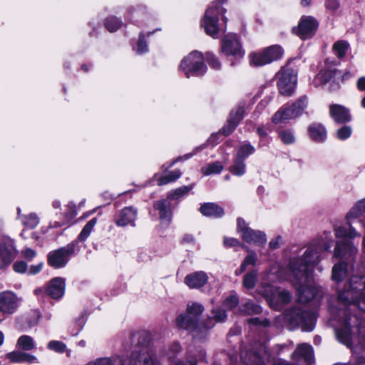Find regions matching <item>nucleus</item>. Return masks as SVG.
<instances>
[{
  "mask_svg": "<svg viewBox=\"0 0 365 365\" xmlns=\"http://www.w3.org/2000/svg\"><path fill=\"white\" fill-rule=\"evenodd\" d=\"M259 292L264 295L270 307L275 310H279L291 300L289 292L279 288H274L269 285L262 287Z\"/></svg>",
  "mask_w": 365,
  "mask_h": 365,
  "instance_id": "obj_6",
  "label": "nucleus"
},
{
  "mask_svg": "<svg viewBox=\"0 0 365 365\" xmlns=\"http://www.w3.org/2000/svg\"><path fill=\"white\" fill-rule=\"evenodd\" d=\"M351 132L349 126H344L336 131V136L340 140H345L351 136Z\"/></svg>",
  "mask_w": 365,
  "mask_h": 365,
  "instance_id": "obj_51",
  "label": "nucleus"
},
{
  "mask_svg": "<svg viewBox=\"0 0 365 365\" xmlns=\"http://www.w3.org/2000/svg\"><path fill=\"white\" fill-rule=\"evenodd\" d=\"M48 348L56 352L62 353L66 351V344L59 341H51L48 344Z\"/></svg>",
  "mask_w": 365,
  "mask_h": 365,
  "instance_id": "obj_49",
  "label": "nucleus"
},
{
  "mask_svg": "<svg viewBox=\"0 0 365 365\" xmlns=\"http://www.w3.org/2000/svg\"><path fill=\"white\" fill-rule=\"evenodd\" d=\"M6 358L14 363H21L24 361L30 363L37 362V358L35 356L17 351L7 354Z\"/></svg>",
  "mask_w": 365,
  "mask_h": 365,
  "instance_id": "obj_27",
  "label": "nucleus"
},
{
  "mask_svg": "<svg viewBox=\"0 0 365 365\" xmlns=\"http://www.w3.org/2000/svg\"><path fill=\"white\" fill-rule=\"evenodd\" d=\"M329 114L337 123H346L351 120L349 110L339 104H332L329 106Z\"/></svg>",
  "mask_w": 365,
  "mask_h": 365,
  "instance_id": "obj_17",
  "label": "nucleus"
},
{
  "mask_svg": "<svg viewBox=\"0 0 365 365\" xmlns=\"http://www.w3.org/2000/svg\"><path fill=\"white\" fill-rule=\"evenodd\" d=\"M339 299L344 304H356L365 311V277H352L345 290L339 292Z\"/></svg>",
  "mask_w": 365,
  "mask_h": 365,
  "instance_id": "obj_3",
  "label": "nucleus"
},
{
  "mask_svg": "<svg viewBox=\"0 0 365 365\" xmlns=\"http://www.w3.org/2000/svg\"><path fill=\"white\" fill-rule=\"evenodd\" d=\"M181 175L182 173L179 170H175L168 175L160 176L157 180L158 185H164L174 182L178 180L181 176Z\"/></svg>",
  "mask_w": 365,
  "mask_h": 365,
  "instance_id": "obj_30",
  "label": "nucleus"
},
{
  "mask_svg": "<svg viewBox=\"0 0 365 365\" xmlns=\"http://www.w3.org/2000/svg\"><path fill=\"white\" fill-rule=\"evenodd\" d=\"M231 171L236 175H243L245 171V165L243 163V159H238V158H236Z\"/></svg>",
  "mask_w": 365,
  "mask_h": 365,
  "instance_id": "obj_46",
  "label": "nucleus"
},
{
  "mask_svg": "<svg viewBox=\"0 0 365 365\" xmlns=\"http://www.w3.org/2000/svg\"><path fill=\"white\" fill-rule=\"evenodd\" d=\"M316 314L314 312L304 311L298 315V328L303 331H312L315 327Z\"/></svg>",
  "mask_w": 365,
  "mask_h": 365,
  "instance_id": "obj_16",
  "label": "nucleus"
},
{
  "mask_svg": "<svg viewBox=\"0 0 365 365\" xmlns=\"http://www.w3.org/2000/svg\"><path fill=\"white\" fill-rule=\"evenodd\" d=\"M222 51L226 55L242 57L244 54L241 44L236 35L231 34L224 38L222 43Z\"/></svg>",
  "mask_w": 365,
  "mask_h": 365,
  "instance_id": "obj_12",
  "label": "nucleus"
},
{
  "mask_svg": "<svg viewBox=\"0 0 365 365\" xmlns=\"http://www.w3.org/2000/svg\"><path fill=\"white\" fill-rule=\"evenodd\" d=\"M15 248L14 241L7 237L0 242V259L6 264H9L14 257Z\"/></svg>",
  "mask_w": 365,
  "mask_h": 365,
  "instance_id": "obj_15",
  "label": "nucleus"
},
{
  "mask_svg": "<svg viewBox=\"0 0 365 365\" xmlns=\"http://www.w3.org/2000/svg\"><path fill=\"white\" fill-rule=\"evenodd\" d=\"M137 361L139 364H141V362H143L144 365H150V364L152 363V359L150 355L146 352H143L142 354L134 352L131 355L130 365H135Z\"/></svg>",
  "mask_w": 365,
  "mask_h": 365,
  "instance_id": "obj_31",
  "label": "nucleus"
},
{
  "mask_svg": "<svg viewBox=\"0 0 365 365\" xmlns=\"http://www.w3.org/2000/svg\"><path fill=\"white\" fill-rule=\"evenodd\" d=\"M244 115V109L242 108H239L236 110L235 112H232L230 115V118L233 117V121L237 122V123L242 120Z\"/></svg>",
  "mask_w": 365,
  "mask_h": 365,
  "instance_id": "obj_59",
  "label": "nucleus"
},
{
  "mask_svg": "<svg viewBox=\"0 0 365 365\" xmlns=\"http://www.w3.org/2000/svg\"><path fill=\"white\" fill-rule=\"evenodd\" d=\"M96 365H113L112 361L108 358L98 359L95 361Z\"/></svg>",
  "mask_w": 365,
  "mask_h": 365,
  "instance_id": "obj_64",
  "label": "nucleus"
},
{
  "mask_svg": "<svg viewBox=\"0 0 365 365\" xmlns=\"http://www.w3.org/2000/svg\"><path fill=\"white\" fill-rule=\"evenodd\" d=\"M59 214L63 215L66 220H71L76 215V205L69 202L63 206L62 212H60Z\"/></svg>",
  "mask_w": 365,
  "mask_h": 365,
  "instance_id": "obj_33",
  "label": "nucleus"
},
{
  "mask_svg": "<svg viewBox=\"0 0 365 365\" xmlns=\"http://www.w3.org/2000/svg\"><path fill=\"white\" fill-rule=\"evenodd\" d=\"M340 4L338 0H327L325 7L331 12H335L339 9Z\"/></svg>",
  "mask_w": 365,
  "mask_h": 365,
  "instance_id": "obj_53",
  "label": "nucleus"
},
{
  "mask_svg": "<svg viewBox=\"0 0 365 365\" xmlns=\"http://www.w3.org/2000/svg\"><path fill=\"white\" fill-rule=\"evenodd\" d=\"M257 272L253 270L245 274L243 279V286L247 289H252L256 284Z\"/></svg>",
  "mask_w": 365,
  "mask_h": 365,
  "instance_id": "obj_38",
  "label": "nucleus"
},
{
  "mask_svg": "<svg viewBox=\"0 0 365 365\" xmlns=\"http://www.w3.org/2000/svg\"><path fill=\"white\" fill-rule=\"evenodd\" d=\"M310 138L317 143H324L327 138L326 128L321 123H314L308 128Z\"/></svg>",
  "mask_w": 365,
  "mask_h": 365,
  "instance_id": "obj_22",
  "label": "nucleus"
},
{
  "mask_svg": "<svg viewBox=\"0 0 365 365\" xmlns=\"http://www.w3.org/2000/svg\"><path fill=\"white\" fill-rule=\"evenodd\" d=\"M154 207L159 211L161 223L167 226L171 220V211L169 202L165 200H160L155 203Z\"/></svg>",
  "mask_w": 365,
  "mask_h": 365,
  "instance_id": "obj_23",
  "label": "nucleus"
},
{
  "mask_svg": "<svg viewBox=\"0 0 365 365\" xmlns=\"http://www.w3.org/2000/svg\"><path fill=\"white\" fill-rule=\"evenodd\" d=\"M224 244L225 246H227V247H235V246L241 245V243L239 242L238 240H237L235 238H232V237H231V238L225 237L224 239Z\"/></svg>",
  "mask_w": 365,
  "mask_h": 365,
  "instance_id": "obj_63",
  "label": "nucleus"
},
{
  "mask_svg": "<svg viewBox=\"0 0 365 365\" xmlns=\"http://www.w3.org/2000/svg\"><path fill=\"white\" fill-rule=\"evenodd\" d=\"M296 115L297 107L294 103H292L290 106L282 107L277 111L274 114L272 120L274 124L282 123L295 118Z\"/></svg>",
  "mask_w": 365,
  "mask_h": 365,
  "instance_id": "obj_14",
  "label": "nucleus"
},
{
  "mask_svg": "<svg viewBox=\"0 0 365 365\" xmlns=\"http://www.w3.org/2000/svg\"><path fill=\"white\" fill-rule=\"evenodd\" d=\"M105 25L110 32H114L121 26V22L115 17H110L106 19Z\"/></svg>",
  "mask_w": 365,
  "mask_h": 365,
  "instance_id": "obj_43",
  "label": "nucleus"
},
{
  "mask_svg": "<svg viewBox=\"0 0 365 365\" xmlns=\"http://www.w3.org/2000/svg\"><path fill=\"white\" fill-rule=\"evenodd\" d=\"M335 69L322 70L316 76V81L326 83L329 82L336 74Z\"/></svg>",
  "mask_w": 365,
  "mask_h": 365,
  "instance_id": "obj_35",
  "label": "nucleus"
},
{
  "mask_svg": "<svg viewBox=\"0 0 365 365\" xmlns=\"http://www.w3.org/2000/svg\"><path fill=\"white\" fill-rule=\"evenodd\" d=\"M21 220L25 226L31 229L36 227L39 222L38 217L34 213L24 216Z\"/></svg>",
  "mask_w": 365,
  "mask_h": 365,
  "instance_id": "obj_39",
  "label": "nucleus"
},
{
  "mask_svg": "<svg viewBox=\"0 0 365 365\" xmlns=\"http://www.w3.org/2000/svg\"><path fill=\"white\" fill-rule=\"evenodd\" d=\"M200 212L207 217H220L224 215V211L222 207L214 203H205L200 207Z\"/></svg>",
  "mask_w": 365,
  "mask_h": 365,
  "instance_id": "obj_25",
  "label": "nucleus"
},
{
  "mask_svg": "<svg viewBox=\"0 0 365 365\" xmlns=\"http://www.w3.org/2000/svg\"><path fill=\"white\" fill-rule=\"evenodd\" d=\"M284 50L279 45H272L249 55L250 63L253 66H262L282 58Z\"/></svg>",
  "mask_w": 365,
  "mask_h": 365,
  "instance_id": "obj_4",
  "label": "nucleus"
},
{
  "mask_svg": "<svg viewBox=\"0 0 365 365\" xmlns=\"http://www.w3.org/2000/svg\"><path fill=\"white\" fill-rule=\"evenodd\" d=\"M247 251H248V255H247V257L245 258L244 261L241 264L240 269L236 270V272H235L236 274H240L242 272H244L245 271L247 265H255L256 264V262L257 260V257L256 253L250 250H247Z\"/></svg>",
  "mask_w": 365,
  "mask_h": 365,
  "instance_id": "obj_29",
  "label": "nucleus"
},
{
  "mask_svg": "<svg viewBox=\"0 0 365 365\" xmlns=\"http://www.w3.org/2000/svg\"><path fill=\"white\" fill-rule=\"evenodd\" d=\"M357 247L351 242H337L334 255L336 257L349 258L357 253Z\"/></svg>",
  "mask_w": 365,
  "mask_h": 365,
  "instance_id": "obj_18",
  "label": "nucleus"
},
{
  "mask_svg": "<svg viewBox=\"0 0 365 365\" xmlns=\"http://www.w3.org/2000/svg\"><path fill=\"white\" fill-rule=\"evenodd\" d=\"M232 118L233 117L229 119L227 124L222 130L225 135H230L237 125V122H234Z\"/></svg>",
  "mask_w": 365,
  "mask_h": 365,
  "instance_id": "obj_52",
  "label": "nucleus"
},
{
  "mask_svg": "<svg viewBox=\"0 0 365 365\" xmlns=\"http://www.w3.org/2000/svg\"><path fill=\"white\" fill-rule=\"evenodd\" d=\"M97 222V220L96 218H93L91 220L83 227L82 231L81 232L79 235V239L81 240H86L89 235L91 234L93 228L95 227L96 224Z\"/></svg>",
  "mask_w": 365,
  "mask_h": 365,
  "instance_id": "obj_40",
  "label": "nucleus"
},
{
  "mask_svg": "<svg viewBox=\"0 0 365 365\" xmlns=\"http://www.w3.org/2000/svg\"><path fill=\"white\" fill-rule=\"evenodd\" d=\"M336 337L339 341L346 345L350 346L351 344V332L349 327H346L344 329H339L336 332Z\"/></svg>",
  "mask_w": 365,
  "mask_h": 365,
  "instance_id": "obj_37",
  "label": "nucleus"
},
{
  "mask_svg": "<svg viewBox=\"0 0 365 365\" xmlns=\"http://www.w3.org/2000/svg\"><path fill=\"white\" fill-rule=\"evenodd\" d=\"M136 210L131 207L123 209L120 213L119 220L116 221L118 226H125L133 225L136 218Z\"/></svg>",
  "mask_w": 365,
  "mask_h": 365,
  "instance_id": "obj_26",
  "label": "nucleus"
},
{
  "mask_svg": "<svg viewBox=\"0 0 365 365\" xmlns=\"http://www.w3.org/2000/svg\"><path fill=\"white\" fill-rule=\"evenodd\" d=\"M220 13V6L218 3L210 6L205 12L204 19L202 21V26L204 28L207 34L215 36L219 32L218 27V14Z\"/></svg>",
  "mask_w": 365,
  "mask_h": 365,
  "instance_id": "obj_9",
  "label": "nucleus"
},
{
  "mask_svg": "<svg viewBox=\"0 0 365 365\" xmlns=\"http://www.w3.org/2000/svg\"><path fill=\"white\" fill-rule=\"evenodd\" d=\"M65 292V282L61 277L53 279L46 289L47 294L53 299L61 298Z\"/></svg>",
  "mask_w": 365,
  "mask_h": 365,
  "instance_id": "obj_21",
  "label": "nucleus"
},
{
  "mask_svg": "<svg viewBox=\"0 0 365 365\" xmlns=\"http://www.w3.org/2000/svg\"><path fill=\"white\" fill-rule=\"evenodd\" d=\"M365 213V197L358 200L346 215L347 220H355Z\"/></svg>",
  "mask_w": 365,
  "mask_h": 365,
  "instance_id": "obj_24",
  "label": "nucleus"
},
{
  "mask_svg": "<svg viewBox=\"0 0 365 365\" xmlns=\"http://www.w3.org/2000/svg\"><path fill=\"white\" fill-rule=\"evenodd\" d=\"M238 302H239V300L236 296H230L225 300L224 305L227 309H231L235 307L237 305Z\"/></svg>",
  "mask_w": 365,
  "mask_h": 365,
  "instance_id": "obj_54",
  "label": "nucleus"
},
{
  "mask_svg": "<svg viewBox=\"0 0 365 365\" xmlns=\"http://www.w3.org/2000/svg\"><path fill=\"white\" fill-rule=\"evenodd\" d=\"M360 236L361 234L351 224H349L347 239H354Z\"/></svg>",
  "mask_w": 365,
  "mask_h": 365,
  "instance_id": "obj_61",
  "label": "nucleus"
},
{
  "mask_svg": "<svg viewBox=\"0 0 365 365\" xmlns=\"http://www.w3.org/2000/svg\"><path fill=\"white\" fill-rule=\"evenodd\" d=\"M180 68L187 78H190L191 76L202 75L206 71L202 54L195 51L182 58Z\"/></svg>",
  "mask_w": 365,
  "mask_h": 365,
  "instance_id": "obj_5",
  "label": "nucleus"
},
{
  "mask_svg": "<svg viewBox=\"0 0 365 365\" xmlns=\"http://www.w3.org/2000/svg\"><path fill=\"white\" fill-rule=\"evenodd\" d=\"M319 23L311 16H303L298 24V37L303 40L312 38L318 29Z\"/></svg>",
  "mask_w": 365,
  "mask_h": 365,
  "instance_id": "obj_11",
  "label": "nucleus"
},
{
  "mask_svg": "<svg viewBox=\"0 0 365 365\" xmlns=\"http://www.w3.org/2000/svg\"><path fill=\"white\" fill-rule=\"evenodd\" d=\"M312 347L307 344L298 346V365H311L314 363Z\"/></svg>",
  "mask_w": 365,
  "mask_h": 365,
  "instance_id": "obj_20",
  "label": "nucleus"
},
{
  "mask_svg": "<svg viewBox=\"0 0 365 365\" xmlns=\"http://www.w3.org/2000/svg\"><path fill=\"white\" fill-rule=\"evenodd\" d=\"M191 188H192V187H188L187 186L180 187L175 190L174 194L170 193L169 197H174L175 196H176L177 197H180V196L183 195L184 194L187 193Z\"/></svg>",
  "mask_w": 365,
  "mask_h": 365,
  "instance_id": "obj_58",
  "label": "nucleus"
},
{
  "mask_svg": "<svg viewBox=\"0 0 365 365\" xmlns=\"http://www.w3.org/2000/svg\"><path fill=\"white\" fill-rule=\"evenodd\" d=\"M21 253L23 257L29 260L32 259L36 256V252L30 248H26Z\"/></svg>",
  "mask_w": 365,
  "mask_h": 365,
  "instance_id": "obj_62",
  "label": "nucleus"
},
{
  "mask_svg": "<svg viewBox=\"0 0 365 365\" xmlns=\"http://www.w3.org/2000/svg\"><path fill=\"white\" fill-rule=\"evenodd\" d=\"M73 252V245H68L67 247L51 252L48 255V264L55 268L63 267L66 264L69 257Z\"/></svg>",
  "mask_w": 365,
  "mask_h": 365,
  "instance_id": "obj_10",
  "label": "nucleus"
},
{
  "mask_svg": "<svg viewBox=\"0 0 365 365\" xmlns=\"http://www.w3.org/2000/svg\"><path fill=\"white\" fill-rule=\"evenodd\" d=\"M282 142L284 144L293 143L295 140L294 134L289 130H282L279 133Z\"/></svg>",
  "mask_w": 365,
  "mask_h": 365,
  "instance_id": "obj_41",
  "label": "nucleus"
},
{
  "mask_svg": "<svg viewBox=\"0 0 365 365\" xmlns=\"http://www.w3.org/2000/svg\"><path fill=\"white\" fill-rule=\"evenodd\" d=\"M332 242L331 234L327 231L314 239L307 246L303 255L298 259V272L299 269L302 270L304 263L308 264L309 270L315 267L320 261V252L322 250H329Z\"/></svg>",
  "mask_w": 365,
  "mask_h": 365,
  "instance_id": "obj_1",
  "label": "nucleus"
},
{
  "mask_svg": "<svg viewBox=\"0 0 365 365\" xmlns=\"http://www.w3.org/2000/svg\"><path fill=\"white\" fill-rule=\"evenodd\" d=\"M297 313L295 309H292L290 311H287L284 314V320L286 322L292 325L290 329H294L296 323Z\"/></svg>",
  "mask_w": 365,
  "mask_h": 365,
  "instance_id": "obj_50",
  "label": "nucleus"
},
{
  "mask_svg": "<svg viewBox=\"0 0 365 365\" xmlns=\"http://www.w3.org/2000/svg\"><path fill=\"white\" fill-rule=\"evenodd\" d=\"M255 150V148L253 146H252L250 144H245L242 145L237 154V157L238 159H245L247 158L249 155L252 154Z\"/></svg>",
  "mask_w": 365,
  "mask_h": 365,
  "instance_id": "obj_42",
  "label": "nucleus"
},
{
  "mask_svg": "<svg viewBox=\"0 0 365 365\" xmlns=\"http://www.w3.org/2000/svg\"><path fill=\"white\" fill-rule=\"evenodd\" d=\"M193 319L190 318V316L187 314L180 315L177 319L178 325L183 329H190L192 324Z\"/></svg>",
  "mask_w": 365,
  "mask_h": 365,
  "instance_id": "obj_44",
  "label": "nucleus"
},
{
  "mask_svg": "<svg viewBox=\"0 0 365 365\" xmlns=\"http://www.w3.org/2000/svg\"><path fill=\"white\" fill-rule=\"evenodd\" d=\"M332 48L339 58H343L349 48V44L344 41H338L333 45Z\"/></svg>",
  "mask_w": 365,
  "mask_h": 365,
  "instance_id": "obj_36",
  "label": "nucleus"
},
{
  "mask_svg": "<svg viewBox=\"0 0 365 365\" xmlns=\"http://www.w3.org/2000/svg\"><path fill=\"white\" fill-rule=\"evenodd\" d=\"M27 269V264L23 261L16 262L14 264V269L16 272L24 273Z\"/></svg>",
  "mask_w": 365,
  "mask_h": 365,
  "instance_id": "obj_60",
  "label": "nucleus"
},
{
  "mask_svg": "<svg viewBox=\"0 0 365 365\" xmlns=\"http://www.w3.org/2000/svg\"><path fill=\"white\" fill-rule=\"evenodd\" d=\"M308 106L307 97L304 96L298 99V115L302 113Z\"/></svg>",
  "mask_w": 365,
  "mask_h": 365,
  "instance_id": "obj_57",
  "label": "nucleus"
},
{
  "mask_svg": "<svg viewBox=\"0 0 365 365\" xmlns=\"http://www.w3.org/2000/svg\"><path fill=\"white\" fill-rule=\"evenodd\" d=\"M354 352L357 359L356 365H365V346H356Z\"/></svg>",
  "mask_w": 365,
  "mask_h": 365,
  "instance_id": "obj_45",
  "label": "nucleus"
},
{
  "mask_svg": "<svg viewBox=\"0 0 365 365\" xmlns=\"http://www.w3.org/2000/svg\"><path fill=\"white\" fill-rule=\"evenodd\" d=\"M17 306V298L14 293L6 292L0 294V312L3 314L13 313Z\"/></svg>",
  "mask_w": 365,
  "mask_h": 365,
  "instance_id": "obj_13",
  "label": "nucleus"
},
{
  "mask_svg": "<svg viewBox=\"0 0 365 365\" xmlns=\"http://www.w3.org/2000/svg\"><path fill=\"white\" fill-rule=\"evenodd\" d=\"M308 268V264L304 263L302 270L298 272V282L301 284L298 287V302L306 303L313 301L314 304H317L322 298V291L314 282V267L311 270Z\"/></svg>",
  "mask_w": 365,
  "mask_h": 365,
  "instance_id": "obj_2",
  "label": "nucleus"
},
{
  "mask_svg": "<svg viewBox=\"0 0 365 365\" xmlns=\"http://www.w3.org/2000/svg\"><path fill=\"white\" fill-rule=\"evenodd\" d=\"M208 280V277L204 272H196L187 275L185 283L192 289H197L205 285Z\"/></svg>",
  "mask_w": 365,
  "mask_h": 365,
  "instance_id": "obj_19",
  "label": "nucleus"
},
{
  "mask_svg": "<svg viewBox=\"0 0 365 365\" xmlns=\"http://www.w3.org/2000/svg\"><path fill=\"white\" fill-rule=\"evenodd\" d=\"M242 311L248 314H259L262 312V308L259 306L249 302L243 305Z\"/></svg>",
  "mask_w": 365,
  "mask_h": 365,
  "instance_id": "obj_48",
  "label": "nucleus"
},
{
  "mask_svg": "<svg viewBox=\"0 0 365 365\" xmlns=\"http://www.w3.org/2000/svg\"><path fill=\"white\" fill-rule=\"evenodd\" d=\"M347 269L346 264L340 262L336 264L332 268V279L339 282L342 281L346 276Z\"/></svg>",
  "mask_w": 365,
  "mask_h": 365,
  "instance_id": "obj_28",
  "label": "nucleus"
},
{
  "mask_svg": "<svg viewBox=\"0 0 365 365\" xmlns=\"http://www.w3.org/2000/svg\"><path fill=\"white\" fill-rule=\"evenodd\" d=\"M17 346L21 349L29 351L34 348L35 344L32 337L28 335H23L19 338Z\"/></svg>",
  "mask_w": 365,
  "mask_h": 365,
  "instance_id": "obj_32",
  "label": "nucleus"
},
{
  "mask_svg": "<svg viewBox=\"0 0 365 365\" xmlns=\"http://www.w3.org/2000/svg\"><path fill=\"white\" fill-rule=\"evenodd\" d=\"M237 232L242 239L249 244L264 246L267 242L265 233L260 230L251 229L247 226L245 221L241 218L237 219Z\"/></svg>",
  "mask_w": 365,
  "mask_h": 365,
  "instance_id": "obj_7",
  "label": "nucleus"
},
{
  "mask_svg": "<svg viewBox=\"0 0 365 365\" xmlns=\"http://www.w3.org/2000/svg\"><path fill=\"white\" fill-rule=\"evenodd\" d=\"M289 61L282 69L281 76L278 82V88L280 93L283 96H289L294 91L295 74L294 66H292Z\"/></svg>",
  "mask_w": 365,
  "mask_h": 365,
  "instance_id": "obj_8",
  "label": "nucleus"
},
{
  "mask_svg": "<svg viewBox=\"0 0 365 365\" xmlns=\"http://www.w3.org/2000/svg\"><path fill=\"white\" fill-rule=\"evenodd\" d=\"M349 227L346 228L343 226L335 228V236L337 238H347Z\"/></svg>",
  "mask_w": 365,
  "mask_h": 365,
  "instance_id": "obj_56",
  "label": "nucleus"
},
{
  "mask_svg": "<svg viewBox=\"0 0 365 365\" xmlns=\"http://www.w3.org/2000/svg\"><path fill=\"white\" fill-rule=\"evenodd\" d=\"M148 51V46L145 41L144 36L140 35L137 47V52L140 54L144 53Z\"/></svg>",
  "mask_w": 365,
  "mask_h": 365,
  "instance_id": "obj_55",
  "label": "nucleus"
},
{
  "mask_svg": "<svg viewBox=\"0 0 365 365\" xmlns=\"http://www.w3.org/2000/svg\"><path fill=\"white\" fill-rule=\"evenodd\" d=\"M223 169V166L219 162H215L202 168V173L205 175L220 173Z\"/></svg>",
  "mask_w": 365,
  "mask_h": 365,
  "instance_id": "obj_34",
  "label": "nucleus"
},
{
  "mask_svg": "<svg viewBox=\"0 0 365 365\" xmlns=\"http://www.w3.org/2000/svg\"><path fill=\"white\" fill-rule=\"evenodd\" d=\"M187 311V314L190 316V318L192 319L199 316L202 312L203 308L199 304H192V305L188 306Z\"/></svg>",
  "mask_w": 365,
  "mask_h": 365,
  "instance_id": "obj_47",
  "label": "nucleus"
}]
</instances>
